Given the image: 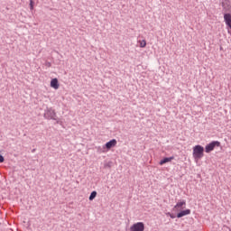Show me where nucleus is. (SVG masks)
Masks as SVG:
<instances>
[{"mask_svg": "<svg viewBox=\"0 0 231 231\" xmlns=\"http://www.w3.org/2000/svg\"><path fill=\"white\" fill-rule=\"evenodd\" d=\"M3 162H5V157L1 156V163H3Z\"/></svg>", "mask_w": 231, "mask_h": 231, "instance_id": "obj_17", "label": "nucleus"}, {"mask_svg": "<svg viewBox=\"0 0 231 231\" xmlns=\"http://www.w3.org/2000/svg\"><path fill=\"white\" fill-rule=\"evenodd\" d=\"M145 230V224L143 222H137L131 226L130 231H144Z\"/></svg>", "mask_w": 231, "mask_h": 231, "instance_id": "obj_4", "label": "nucleus"}, {"mask_svg": "<svg viewBox=\"0 0 231 231\" xmlns=\"http://www.w3.org/2000/svg\"><path fill=\"white\" fill-rule=\"evenodd\" d=\"M187 206V201L185 200H182L180 202H178L175 206H174V208L176 210H180L181 208H185V207Z\"/></svg>", "mask_w": 231, "mask_h": 231, "instance_id": "obj_7", "label": "nucleus"}, {"mask_svg": "<svg viewBox=\"0 0 231 231\" xmlns=\"http://www.w3.org/2000/svg\"><path fill=\"white\" fill-rule=\"evenodd\" d=\"M222 8L223 10H225V12H228L230 10V5L228 4V2H223Z\"/></svg>", "mask_w": 231, "mask_h": 231, "instance_id": "obj_12", "label": "nucleus"}, {"mask_svg": "<svg viewBox=\"0 0 231 231\" xmlns=\"http://www.w3.org/2000/svg\"><path fill=\"white\" fill-rule=\"evenodd\" d=\"M59 79H57L56 78L51 79V88H53V89H59Z\"/></svg>", "mask_w": 231, "mask_h": 231, "instance_id": "obj_9", "label": "nucleus"}, {"mask_svg": "<svg viewBox=\"0 0 231 231\" xmlns=\"http://www.w3.org/2000/svg\"><path fill=\"white\" fill-rule=\"evenodd\" d=\"M216 147H221V143L219 141H212L205 147V152H212Z\"/></svg>", "mask_w": 231, "mask_h": 231, "instance_id": "obj_3", "label": "nucleus"}, {"mask_svg": "<svg viewBox=\"0 0 231 231\" xmlns=\"http://www.w3.org/2000/svg\"><path fill=\"white\" fill-rule=\"evenodd\" d=\"M224 21H225L226 26H228L231 30V14H224Z\"/></svg>", "mask_w": 231, "mask_h": 231, "instance_id": "obj_6", "label": "nucleus"}, {"mask_svg": "<svg viewBox=\"0 0 231 231\" xmlns=\"http://www.w3.org/2000/svg\"><path fill=\"white\" fill-rule=\"evenodd\" d=\"M204 152H205V148L198 144L193 148V158L195 160H201V158L205 156Z\"/></svg>", "mask_w": 231, "mask_h": 231, "instance_id": "obj_1", "label": "nucleus"}, {"mask_svg": "<svg viewBox=\"0 0 231 231\" xmlns=\"http://www.w3.org/2000/svg\"><path fill=\"white\" fill-rule=\"evenodd\" d=\"M32 152H35V149H32Z\"/></svg>", "mask_w": 231, "mask_h": 231, "instance_id": "obj_19", "label": "nucleus"}, {"mask_svg": "<svg viewBox=\"0 0 231 231\" xmlns=\"http://www.w3.org/2000/svg\"><path fill=\"white\" fill-rule=\"evenodd\" d=\"M189 215H190V209H185V210L179 212L177 214V217L178 218L184 217V216H189Z\"/></svg>", "mask_w": 231, "mask_h": 231, "instance_id": "obj_8", "label": "nucleus"}, {"mask_svg": "<svg viewBox=\"0 0 231 231\" xmlns=\"http://www.w3.org/2000/svg\"><path fill=\"white\" fill-rule=\"evenodd\" d=\"M138 43L140 44V48H145L147 46V42L145 40H139Z\"/></svg>", "mask_w": 231, "mask_h": 231, "instance_id": "obj_13", "label": "nucleus"}, {"mask_svg": "<svg viewBox=\"0 0 231 231\" xmlns=\"http://www.w3.org/2000/svg\"><path fill=\"white\" fill-rule=\"evenodd\" d=\"M30 10H33V0H30Z\"/></svg>", "mask_w": 231, "mask_h": 231, "instance_id": "obj_15", "label": "nucleus"}, {"mask_svg": "<svg viewBox=\"0 0 231 231\" xmlns=\"http://www.w3.org/2000/svg\"><path fill=\"white\" fill-rule=\"evenodd\" d=\"M47 66L50 68V66H51V63L48 62Z\"/></svg>", "mask_w": 231, "mask_h": 231, "instance_id": "obj_18", "label": "nucleus"}, {"mask_svg": "<svg viewBox=\"0 0 231 231\" xmlns=\"http://www.w3.org/2000/svg\"><path fill=\"white\" fill-rule=\"evenodd\" d=\"M174 160V156L165 157L164 159L160 161V165H165V163H169V162H172Z\"/></svg>", "mask_w": 231, "mask_h": 231, "instance_id": "obj_10", "label": "nucleus"}, {"mask_svg": "<svg viewBox=\"0 0 231 231\" xmlns=\"http://www.w3.org/2000/svg\"><path fill=\"white\" fill-rule=\"evenodd\" d=\"M167 216H170V217L171 219H174L176 217V216H174L173 214L168 213Z\"/></svg>", "mask_w": 231, "mask_h": 231, "instance_id": "obj_16", "label": "nucleus"}, {"mask_svg": "<svg viewBox=\"0 0 231 231\" xmlns=\"http://www.w3.org/2000/svg\"><path fill=\"white\" fill-rule=\"evenodd\" d=\"M95 198H97V191H92L90 193L88 199H89V201H93V199H95Z\"/></svg>", "mask_w": 231, "mask_h": 231, "instance_id": "obj_14", "label": "nucleus"}, {"mask_svg": "<svg viewBox=\"0 0 231 231\" xmlns=\"http://www.w3.org/2000/svg\"><path fill=\"white\" fill-rule=\"evenodd\" d=\"M116 139H112L105 144V148L106 149V151H109V149H112V147H116Z\"/></svg>", "mask_w": 231, "mask_h": 231, "instance_id": "obj_5", "label": "nucleus"}, {"mask_svg": "<svg viewBox=\"0 0 231 231\" xmlns=\"http://www.w3.org/2000/svg\"><path fill=\"white\" fill-rule=\"evenodd\" d=\"M0 162H1V154H0Z\"/></svg>", "mask_w": 231, "mask_h": 231, "instance_id": "obj_20", "label": "nucleus"}, {"mask_svg": "<svg viewBox=\"0 0 231 231\" xmlns=\"http://www.w3.org/2000/svg\"><path fill=\"white\" fill-rule=\"evenodd\" d=\"M96 151L99 154H102V152H107V150L105 145L104 146H96Z\"/></svg>", "mask_w": 231, "mask_h": 231, "instance_id": "obj_11", "label": "nucleus"}, {"mask_svg": "<svg viewBox=\"0 0 231 231\" xmlns=\"http://www.w3.org/2000/svg\"><path fill=\"white\" fill-rule=\"evenodd\" d=\"M43 117L46 120H57V113H55V110L51 107L45 109Z\"/></svg>", "mask_w": 231, "mask_h": 231, "instance_id": "obj_2", "label": "nucleus"}]
</instances>
